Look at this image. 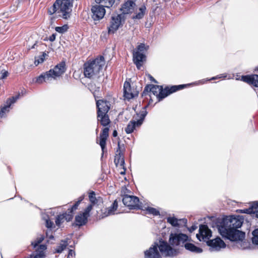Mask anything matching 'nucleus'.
<instances>
[{
	"label": "nucleus",
	"mask_w": 258,
	"mask_h": 258,
	"mask_svg": "<svg viewBox=\"0 0 258 258\" xmlns=\"http://www.w3.org/2000/svg\"><path fill=\"white\" fill-rule=\"evenodd\" d=\"M243 223L241 219L233 216H226L217 222V227L221 236L231 241L242 242L245 238V234L237 229Z\"/></svg>",
	"instance_id": "f257e3e1"
},
{
	"label": "nucleus",
	"mask_w": 258,
	"mask_h": 258,
	"mask_svg": "<svg viewBox=\"0 0 258 258\" xmlns=\"http://www.w3.org/2000/svg\"><path fill=\"white\" fill-rule=\"evenodd\" d=\"M105 59L103 56L100 55L96 58L89 59L83 64V74L85 78L92 80L88 84V88L91 91H96L100 89L96 86V83L100 84L103 80L104 74L102 72L105 64Z\"/></svg>",
	"instance_id": "f03ea898"
},
{
	"label": "nucleus",
	"mask_w": 258,
	"mask_h": 258,
	"mask_svg": "<svg viewBox=\"0 0 258 258\" xmlns=\"http://www.w3.org/2000/svg\"><path fill=\"white\" fill-rule=\"evenodd\" d=\"M189 84H183L166 86L163 88L161 85L147 84L144 88L141 94V97L144 98L143 101H149V104H152L156 99V102H159L164 98L178 90L183 89L189 86Z\"/></svg>",
	"instance_id": "7ed1b4c3"
},
{
	"label": "nucleus",
	"mask_w": 258,
	"mask_h": 258,
	"mask_svg": "<svg viewBox=\"0 0 258 258\" xmlns=\"http://www.w3.org/2000/svg\"><path fill=\"white\" fill-rule=\"evenodd\" d=\"M74 0H56L53 5L47 9V14L52 15L55 13L63 19L71 17Z\"/></svg>",
	"instance_id": "20e7f679"
},
{
	"label": "nucleus",
	"mask_w": 258,
	"mask_h": 258,
	"mask_svg": "<svg viewBox=\"0 0 258 258\" xmlns=\"http://www.w3.org/2000/svg\"><path fill=\"white\" fill-rule=\"evenodd\" d=\"M97 118L98 122L104 127L102 130L100 134L99 142H98L97 139L96 143L99 144L101 148L102 154L107 151L106 141L109 137V131L111 120L108 113L97 114Z\"/></svg>",
	"instance_id": "39448f33"
},
{
	"label": "nucleus",
	"mask_w": 258,
	"mask_h": 258,
	"mask_svg": "<svg viewBox=\"0 0 258 258\" xmlns=\"http://www.w3.org/2000/svg\"><path fill=\"white\" fill-rule=\"evenodd\" d=\"M67 70L66 63L62 60L57 63L53 69L41 74L36 78V82L38 84H42L46 82L51 79H55L63 74Z\"/></svg>",
	"instance_id": "423d86ee"
},
{
	"label": "nucleus",
	"mask_w": 258,
	"mask_h": 258,
	"mask_svg": "<svg viewBox=\"0 0 258 258\" xmlns=\"http://www.w3.org/2000/svg\"><path fill=\"white\" fill-rule=\"evenodd\" d=\"M84 195L80 196L74 205L68 209L67 212L57 215L55 221L56 225L59 226L65 221L67 222L71 221L73 218L74 212L78 209L79 205L84 199Z\"/></svg>",
	"instance_id": "0eeeda50"
},
{
	"label": "nucleus",
	"mask_w": 258,
	"mask_h": 258,
	"mask_svg": "<svg viewBox=\"0 0 258 258\" xmlns=\"http://www.w3.org/2000/svg\"><path fill=\"white\" fill-rule=\"evenodd\" d=\"M148 46H146L144 43H140L133 52V59L137 69H140L141 67L146 60V52L148 50Z\"/></svg>",
	"instance_id": "6e6552de"
},
{
	"label": "nucleus",
	"mask_w": 258,
	"mask_h": 258,
	"mask_svg": "<svg viewBox=\"0 0 258 258\" xmlns=\"http://www.w3.org/2000/svg\"><path fill=\"white\" fill-rule=\"evenodd\" d=\"M147 105L144 107L139 113H137L136 115L134 116V118L137 120H132L128 122L127 126L124 129L126 134L132 133L136 127H139L141 125L147 114Z\"/></svg>",
	"instance_id": "1a4fd4ad"
},
{
	"label": "nucleus",
	"mask_w": 258,
	"mask_h": 258,
	"mask_svg": "<svg viewBox=\"0 0 258 258\" xmlns=\"http://www.w3.org/2000/svg\"><path fill=\"white\" fill-rule=\"evenodd\" d=\"M167 241L160 239L158 243L157 248H159L160 254L167 257H173L178 254V250L173 248Z\"/></svg>",
	"instance_id": "9d476101"
},
{
	"label": "nucleus",
	"mask_w": 258,
	"mask_h": 258,
	"mask_svg": "<svg viewBox=\"0 0 258 258\" xmlns=\"http://www.w3.org/2000/svg\"><path fill=\"white\" fill-rule=\"evenodd\" d=\"M122 202L130 209L143 210V204L140 203L139 198L136 196L124 195L122 198Z\"/></svg>",
	"instance_id": "9b49d317"
},
{
	"label": "nucleus",
	"mask_w": 258,
	"mask_h": 258,
	"mask_svg": "<svg viewBox=\"0 0 258 258\" xmlns=\"http://www.w3.org/2000/svg\"><path fill=\"white\" fill-rule=\"evenodd\" d=\"M126 19L120 14L111 17L109 26L107 27L109 34H114L119 27L123 25Z\"/></svg>",
	"instance_id": "f8f14e48"
},
{
	"label": "nucleus",
	"mask_w": 258,
	"mask_h": 258,
	"mask_svg": "<svg viewBox=\"0 0 258 258\" xmlns=\"http://www.w3.org/2000/svg\"><path fill=\"white\" fill-rule=\"evenodd\" d=\"M188 240V236L182 233H171L169 238V243L173 246H183Z\"/></svg>",
	"instance_id": "ddd939ff"
},
{
	"label": "nucleus",
	"mask_w": 258,
	"mask_h": 258,
	"mask_svg": "<svg viewBox=\"0 0 258 258\" xmlns=\"http://www.w3.org/2000/svg\"><path fill=\"white\" fill-rule=\"evenodd\" d=\"M137 0H125L123 3L120 5L119 11L120 15L123 17H125L127 15H131L135 11L136 7Z\"/></svg>",
	"instance_id": "4468645a"
},
{
	"label": "nucleus",
	"mask_w": 258,
	"mask_h": 258,
	"mask_svg": "<svg viewBox=\"0 0 258 258\" xmlns=\"http://www.w3.org/2000/svg\"><path fill=\"white\" fill-rule=\"evenodd\" d=\"M91 17L94 21L102 19L106 13L105 8L101 5L96 4L92 5L91 8Z\"/></svg>",
	"instance_id": "2eb2a0df"
},
{
	"label": "nucleus",
	"mask_w": 258,
	"mask_h": 258,
	"mask_svg": "<svg viewBox=\"0 0 258 258\" xmlns=\"http://www.w3.org/2000/svg\"><path fill=\"white\" fill-rule=\"evenodd\" d=\"M125 148L124 145H121L120 143L118 142L117 148L115 152V156L114 158V163L116 166H120L124 167V152Z\"/></svg>",
	"instance_id": "dca6fc26"
},
{
	"label": "nucleus",
	"mask_w": 258,
	"mask_h": 258,
	"mask_svg": "<svg viewBox=\"0 0 258 258\" xmlns=\"http://www.w3.org/2000/svg\"><path fill=\"white\" fill-rule=\"evenodd\" d=\"M236 80H240L248 85L251 88H258V75L250 74L246 75H242L240 79H236Z\"/></svg>",
	"instance_id": "f3484780"
},
{
	"label": "nucleus",
	"mask_w": 258,
	"mask_h": 258,
	"mask_svg": "<svg viewBox=\"0 0 258 258\" xmlns=\"http://www.w3.org/2000/svg\"><path fill=\"white\" fill-rule=\"evenodd\" d=\"M212 236V231L207 225L200 226L199 233L197 234V238L200 240L206 241Z\"/></svg>",
	"instance_id": "a211bd4d"
},
{
	"label": "nucleus",
	"mask_w": 258,
	"mask_h": 258,
	"mask_svg": "<svg viewBox=\"0 0 258 258\" xmlns=\"http://www.w3.org/2000/svg\"><path fill=\"white\" fill-rule=\"evenodd\" d=\"M97 114L108 113L110 109V102L105 99L96 101Z\"/></svg>",
	"instance_id": "6ab92c4d"
},
{
	"label": "nucleus",
	"mask_w": 258,
	"mask_h": 258,
	"mask_svg": "<svg viewBox=\"0 0 258 258\" xmlns=\"http://www.w3.org/2000/svg\"><path fill=\"white\" fill-rule=\"evenodd\" d=\"M118 208V202L117 200L114 201L111 206L108 208H103L101 209V214L99 217L100 219H103L109 215L114 214L115 211Z\"/></svg>",
	"instance_id": "aec40b11"
},
{
	"label": "nucleus",
	"mask_w": 258,
	"mask_h": 258,
	"mask_svg": "<svg viewBox=\"0 0 258 258\" xmlns=\"http://www.w3.org/2000/svg\"><path fill=\"white\" fill-rule=\"evenodd\" d=\"M158 243L154 242L147 250L144 251L145 258H161V255L157 249Z\"/></svg>",
	"instance_id": "412c9836"
},
{
	"label": "nucleus",
	"mask_w": 258,
	"mask_h": 258,
	"mask_svg": "<svg viewBox=\"0 0 258 258\" xmlns=\"http://www.w3.org/2000/svg\"><path fill=\"white\" fill-rule=\"evenodd\" d=\"M139 92L134 89H132L131 84L125 81L123 85V94L124 97L129 100L138 96Z\"/></svg>",
	"instance_id": "4be33fe9"
},
{
	"label": "nucleus",
	"mask_w": 258,
	"mask_h": 258,
	"mask_svg": "<svg viewBox=\"0 0 258 258\" xmlns=\"http://www.w3.org/2000/svg\"><path fill=\"white\" fill-rule=\"evenodd\" d=\"M19 98V95H17L16 96H13L11 98H9L7 99L6 105L1 108L0 110V116L3 117L5 116L6 113L10 111V108L12 104L15 103L16 100Z\"/></svg>",
	"instance_id": "5701e85b"
},
{
	"label": "nucleus",
	"mask_w": 258,
	"mask_h": 258,
	"mask_svg": "<svg viewBox=\"0 0 258 258\" xmlns=\"http://www.w3.org/2000/svg\"><path fill=\"white\" fill-rule=\"evenodd\" d=\"M206 242L207 245L216 250H219L226 246V244L220 237H217L213 240L209 239Z\"/></svg>",
	"instance_id": "b1692460"
},
{
	"label": "nucleus",
	"mask_w": 258,
	"mask_h": 258,
	"mask_svg": "<svg viewBox=\"0 0 258 258\" xmlns=\"http://www.w3.org/2000/svg\"><path fill=\"white\" fill-rule=\"evenodd\" d=\"M87 222L88 217L83 213H80L75 217V222L73 225L80 227L85 225Z\"/></svg>",
	"instance_id": "393cba45"
},
{
	"label": "nucleus",
	"mask_w": 258,
	"mask_h": 258,
	"mask_svg": "<svg viewBox=\"0 0 258 258\" xmlns=\"http://www.w3.org/2000/svg\"><path fill=\"white\" fill-rule=\"evenodd\" d=\"M116 0H95L96 4L103 6L104 8L110 9L113 7Z\"/></svg>",
	"instance_id": "a878e982"
},
{
	"label": "nucleus",
	"mask_w": 258,
	"mask_h": 258,
	"mask_svg": "<svg viewBox=\"0 0 258 258\" xmlns=\"http://www.w3.org/2000/svg\"><path fill=\"white\" fill-rule=\"evenodd\" d=\"M143 210H142L144 212L145 214H151L154 216H158L160 215V212L156 209L151 207L149 206L146 207V205H143Z\"/></svg>",
	"instance_id": "bb28decb"
},
{
	"label": "nucleus",
	"mask_w": 258,
	"mask_h": 258,
	"mask_svg": "<svg viewBox=\"0 0 258 258\" xmlns=\"http://www.w3.org/2000/svg\"><path fill=\"white\" fill-rule=\"evenodd\" d=\"M184 246L186 250L192 252L199 253L203 251V249L201 248L197 247L191 243H187L186 242Z\"/></svg>",
	"instance_id": "cd10ccee"
},
{
	"label": "nucleus",
	"mask_w": 258,
	"mask_h": 258,
	"mask_svg": "<svg viewBox=\"0 0 258 258\" xmlns=\"http://www.w3.org/2000/svg\"><path fill=\"white\" fill-rule=\"evenodd\" d=\"M89 199L92 205L97 204L99 202H102V199L100 197H96L95 192L94 191H91L89 194Z\"/></svg>",
	"instance_id": "c85d7f7f"
},
{
	"label": "nucleus",
	"mask_w": 258,
	"mask_h": 258,
	"mask_svg": "<svg viewBox=\"0 0 258 258\" xmlns=\"http://www.w3.org/2000/svg\"><path fill=\"white\" fill-rule=\"evenodd\" d=\"M146 11V6L145 5L142 6L139 8L140 12L137 13V14H136V15H134L132 17V19L134 20H135V19H139H139H142L145 15Z\"/></svg>",
	"instance_id": "c756f323"
},
{
	"label": "nucleus",
	"mask_w": 258,
	"mask_h": 258,
	"mask_svg": "<svg viewBox=\"0 0 258 258\" xmlns=\"http://www.w3.org/2000/svg\"><path fill=\"white\" fill-rule=\"evenodd\" d=\"M67 245V241L62 240L61 243L56 246L54 249V253H61L64 249L66 248Z\"/></svg>",
	"instance_id": "7c9ffc66"
},
{
	"label": "nucleus",
	"mask_w": 258,
	"mask_h": 258,
	"mask_svg": "<svg viewBox=\"0 0 258 258\" xmlns=\"http://www.w3.org/2000/svg\"><path fill=\"white\" fill-rule=\"evenodd\" d=\"M48 52L47 53L43 52L41 55L38 56V59H36L35 57L34 64L36 66H38L39 63H42L44 61L46 56H48Z\"/></svg>",
	"instance_id": "2f4dec72"
},
{
	"label": "nucleus",
	"mask_w": 258,
	"mask_h": 258,
	"mask_svg": "<svg viewBox=\"0 0 258 258\" xmlns=\"http://www.w3.org/2000/svg\"><path fill=\"white\" fill-rule=\"evenodd\" d=\"M252 242L255 245H258V228L255 229L252 232Z\"/></svg>",
	"instance_id": "473e14b6"
},
{
	"label": "nucleus",
	"mask_w": 258,
	"mask_h": 258,
	"mask_svg": "<svg viewBox=\"0 0 258 258\" xmlns=\"http://www.w3.org/2000/svg\"><path fill=\"white\" fill-rule=\"evenodd\" d=\"M250 208L253 211V213H256V216L258 218V201L253 202L250 204Z\"/></svg>",
	"instance_id": "72a5a7b5"
},
{
	"label": "nucleus",
	"mask_w": 258,
	"mask_h": 258,
	"mask_svg": "<svg viewBox=\"0 0 258 258\" xmlns=\"http://www.w3.org/2000/svg\"><path fill=\"white\" fill-rule=\"evenodd\" d=\"M69 29V26L67 24H65L62 26H57L55 28V30L61 34H63L67 32Z\"/></svg>",
	"instance_id": "f704fd0d"
},
{
	"label": "nucleus",
	"mask_w": 258,
	"mask_h": 258,
	"mask_svg": "<svg viewBox=\"0 0 258 258\" xmlns=\"http://www.w3.org/2000/svg\"><path fill=\"white\" fill-rule=\"evenodd\" d=\"M9 30L8 24L4 21L0 22V32L5 34Z\"/></svg>",
	"instance_id": "c9c22d12"
},
{
	"label": "nucleus",
	"mask_w": 258,
	"mask_h": 258,
	"mask_svg": "<svg viewBox=\"0 0 258 258\" xmlns=\"http://www.w3.org/2000/svg\"><path fill=\"white\" fill-rule=\"evenodd\" d=\"M167 221L174 227H176L179 225L178 223V220L175 217H168L167 219Z\"/></svg>",
	"instance_id": "e433bc0d"
},
{
	"label": "nucleus",
	"mask_w": 258,
	"mask_h": 258,
	"mask_svg": "<svg viewBox=\"0 0 258 258\" xmlns=\"http://www.w3.org/2000/svg\"><path fill=\"white\" fill-rule=\"evenodd\" d=\"M93 206L91 204H90L85 209V211L84 212H83V213L86 216H87L88 217L89 215V213L90 212V211L92 210V208H93Z\"/></svg>",
	"instance_id": "4c0bfd02"
},
{
	"label": "nucleus",
	"mask_w": 258,
	"mask_h": 258,
	"mask_svg": "<svg viewBox=\"0 0 258 258\" xmlns=\"http://www.w3.org/2000/svg\"><path fill=\"white\" fill-rule=\"evenodd\" d=\"M1 76H0V79H4L6 78L9 76V72L5 70H2L1 72Z\"/></svg>",
	"instance_id": "58836bf2"
},
{
	"label": "nucleus",
	"mask_w": 258,
	"mask_h": 258,
	"mask_svg": "<svg viewBox=\"0 0 258 258\" xmlns=\"http://www.w3.org/2000/svg\"><path fill=\"white\" fill-rule=\"evenodd\" d=\"M75 256V251L73 249H69L68 257H74Z\"/></svg>",
	"instance_id": "ea45409f"
},
{
	"label": "nucleus",
	"mask_w": 258,
	"mask_h": 258,
	"mask_svg": "<svg viewBox=\"0 0 258 258\" xmlns=\"http://www.w3.org/2000/svg\"><path fill=\"white\" fill-rule=\"evenodd\" d=\"M241 213L245 214H253V211H251L250 207L247 209H243L242 210Z\"/></svg>",
	"instance_id": "a19ab883"
},
{
	"label": "nucleus",
	"mask_w": 258,
	"mask_h": 258,
	"mask_svg": "<svg viewBox=\"0 0 258 258\" xmlns=\"http://www.w3.org/2000/svg\"><path fill=\"white\" fill-rule=\"evenodd\" d=\"M53 225V222H52L50 220H46V227L50 228L52 227V225Z\"/></svg>",
	"instance_id": "79ce46f5"
},
{
	"label": "nucleus",
	"mask_w": 258,
	"mask_h": 258,
	"mask_svg": "<svg viewBox=\"0 0 258 258\" xmlns=\"http://www.w3.org/2000/svg\"><path fill=\"white\" fill-rule=\"evenodd\" d=\"M56 34H52L51 36H49L48 39L50 41L53 42L55 40L56 38Z\"/></svg>",
	"instance_id": "37998d69"
},
{
	"label": "nucleus",
	"mask_w": 258,
	"mask_h": 258,
	"mask_svg": "<svg viewBox=\"0 0 258 258\" xmlns=\"http://www.w3.org/2000/svg\"><path fill=\"white\" fill-rule=\"evenodd\" d=\"M226 77V75H218L216 77H213L211 79V80H216V79H220L222 78H225Z\"/></svg>",
	"instance_id": "c03bdc74"
},
{
	"label": "nucleus",
	"mask_w": 258,
	"mask_h": 258,
	"mask_svg": "<svg viewBox=\"0 0 258 258\" xmlns=\"http://www.w3.org/2000/svg\"><path fill=\"white\" fill-rule=\"evenodd\" d=\"M150 80L155 83H158V82L151 75H149Z\"/></svg>",
	"instance_id": "a18cd8bd"
},
{
	"label": "nucleus",
	"mask_w": 258,
	"mask_h": 258,
	"mask_svg": "<svg viewBox=\"0 0 258 258\" xmlns=\"http://www.w3.org/2000/svg\"><path fill=\"white\" fill-rule=\"evenodd\" d=\"M197 228V227L196 225H192L189 228V231L190 232H192L194 230H195Z\"/></svg>",
	"instance_id": "49530a36"
},
{
	"label": "nucleus",
	"mask_w": 258,
	"mask_h": 258,
	"mask_svg": "<svg viewBox=\"0 0 258 258\" xmlns=\"http://www.w3.org/2000/svg\"><path fill=\"white\" fill-rule=\"evenodd\" d=\"M112 136L113 137H116L117 136V132L116 130H114L113 132V133H112Z\"/></svg>",
	"instance_id": "de8ad7c7"
},
{
	"label": "nucleus",
	"mask_w": 258,
	"mask_h": 258,
	"mask_svg": "<svg viewBox=\"0 0 258 258\" xmlns=\"http://www.w3.org/2000/svg\"><path fill=\"white\" fill-rule=\"evenodd\" d=\"M38 45H37V43L36 42L34 44V45L32 46V48H35L36 46H37Z\"/></svg>",
	"instance_id": "09e8293b"
},
{
	"label": "nucleus",
	"mask_w": 258,
	"mask_h": 258,
	"mask_svg": "<svg viewBox=\"0 0 258 258\" xmlns=\"http://www.w3.org/2000/svg\"><path fill=\"white\" fill-rule=\"evenodd\" d=\"M254 71L255 72H257L258 71V66L255 68Z\"/></svg>",
	"instance_id": "8fccbe9b"
},
{
	"label": "nucleus",
	"mask_w": 258,
	"mask_h": 258,
	"mask_svg": "<svg viewBox=\"0 0 258 258\" xmlns=\"http://www.w3.org/2000/svg\"><path fill=\"white\" fill-rule=\"evenodd\" d=\"M67 258H72V257H68V256H67Z\"/></svg>",
	"instance_id": "3c124183"
}]
</instances>
